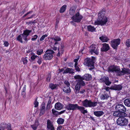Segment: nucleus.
Returning <instances> with one entry per match:
<instances>
[{"label":"nucleus","instance_id":"nucleus-1","mask_svg":"<svg viewBox=\"0 0 130 130\" xmlns=\"http://www.w3.org/2000/svg\"><path fill=\"white\" fill-rule=\"evenodd\" d=\"M108 71L109 72H115L117 73L119 76L122 75L124 74L127 75L130 74V69H125L121 71L119 67L116 66H111L108 68Z\"/></svg>","mask_w":130,"mask_h":130},{"label":"nucleus","instance_id":"nucleus-2","mask_svg":"<svg viewBox=\"0 0 130 130\" xmlns=\"http://www.w3.org/2000/svg\"><path fill=\"white\" fill-rule=\"evenodd\" d=\"M105 13V11L102 10L98 14V18L94 22L95 25H103L105 24L107 21V18L104 16Z\"/></svg>","mask_w":130,"mask_h":130},{"label":"nucleus","instance_id":"nucleus-3","mask_svg":"<svg viewBox=\"0 0 130 130\" xmlns=\"http://www.w3.org/2000/svg\"><path fill=\"white\" fill-rule=\"evenodd\" d=\"M31 32V30H24L23 34H22L19 35L17 38V40L21 43H22L23 39L25 41L24 42H27L28 40L27 39V37L29 35V33Z\"/></svg>","mask_w":130,"mask_h":130},{"label":"nucleus","instance_id":"nucleus-4","mask_svg":"<svg viewBox=\"0 0 130 130\" xmlns=\"http://www.w3.org/2000/svg\"><path fill=\"white\" fill-rule=\"evenodd\" d=\"M83 80H84L82 79L76 80L77 83L75 87V94H77L79 93L81 87H83L86 85L85 82Z\"/></svg>","mask_w":130,"mask_h":130},{"label":"nucleus","instance_id":"nucleus-5","mask_svg":"<svg viewBox=\"0 0 130 130\" xmlns=\"http://www.w3.org/2000/svg\"><path fill=\"white\" fill-rule=\"evenodd\" d=\"M94 62L92 59L89 58H87L85 59L84 64V65L89 67V69L91 70L94 68Z\"/></svg>","mask_w":130,"mask_h":130},{"label":"nucleus","instance_id":"nucleus-6","mask_svg":"<svg viewBox=\"0 0 130 130\" xmlns=\"http://www.w3.org/2000/svg\"><path fill=\"white\" fill-rule=\"evenodd\" d=\"M54 52L52 50L48 49L47 50L45 53V54L43 56V59L45 60H50L53 57V54Z\"/></svg>","mask_w":130,"mask_h":130},{"label":"nucleus","instance_id":"nucleus-7","mask_svg":"<svg viewBox=\"0 0 130 130\" xmlns=\"http://www.w3.org/2000/svg\"><path fill=\"white\" fill-rule=\"evenodd\" d=\"M83 105L86 107H94L97 105V102H92L91 100L86 99L82 102Z\"/></svg>","mask_w":130,"mask_h":130},{"label":"nucleus","instance_id":"nucleus-8","mask_svg":"<svg viewBox=\"0 0 130 130\" xmlns=\"http://www.w3.org/2000/svg\"><path fill=\"white\" fill-rule=\"evenodd\" d=\"M115 109L116 110L119 111L121 113H122L124 116H127V114L125 113L126 110V108L123 105L118 104L115 107Z\"/></svg>","mask_w":130,"mask_h":130},{"label":"nucleus","instance_id":"nucleus-9","mask_svg":"<svg viewBox=\"0 0 130 130\" xmlns=\"http://www.w3.org/2000/svg\"><path fill=\"white\" fill-rule=\"evenodd\" d=\"M124 117H119L117 120V123L118 125L120 126H124L127 124L128 123V120Z\"/></svg>","mask_w":130,"mask_h":130},{"label":"nucleus","instance_id":"nucleus-10","mask_svg":"<svg viewBox=\"0 0 130 130\" xmlns=\"http://www.w3.org/2000/svg\"><path fill=\"white\" fill-rule=\"evenodd\" d=\"M83 18V17L80 15L79 12H77L75 15L73 16L71 19L74 22L78 23L80 22Z\"/></svg>","mask_w":130,"mask_h":130},{"label":"nucleus","instance_id":"nucleus-11","mask_svg":"<svg viewBox=\"0 0 130 130\" xmlns=\"http://www.w3.org/2000/svg\"><path fill=\"white\" fill-rule=\"evenodd\" d=\"M120 39L118 38L115 39L111 41V44L112 47L115 49H117V47L120 43Z\"/></svg>","mask_w":130,"mask_h":130},{"label":"nucleus","instance_id":"nucleus-12","mask_svg":"<svg viewBox=\"0 0 130 130\" xmlns=\"http://www.w3.org/2000/svg\"><path fill=\"white\" fill-rule=\"evenodd\" d=\"M90 47L91 49L89 50V51L91 54H92L94 53L96 55H98L99 50L98 48L96 47V45L94 44H92Z\"/></svg>","mask_w":130,"mask_h":130},{"label":"nucleus","instance_id":"nucleus-13","mask_svg":"<svg viewBox=\"0 0 130 130\" xmlns=\"http://www.w3.org/2000/svg\"><path fill=\"white\" fill-rule=\"evenodd\" d=\"M78 104H69L66 106L65 108L68 110H77Z\"/></svg>","mask_w":130,"mask_h":130},{"label":"nucleus","instance_id":"nucleus-14","mask_svg":"<svg viewBox=\"0 0 130 130\" xmlns=\"http://www.w3.org/2000/svg\"><path fill=\"white\" fill-rule=\"evenodd\" d=\"M101 83L104 82L107 86H109L111 83V82L109 80V78L107 76H104L102 77L100 80Z\"/></svg>","mask_w":130,"mask_h":130},{"label":"nucleus","instance_id":"nucleus-15","mask_svg":"<svg viewBox=\"0 0 130 130\" xmlns=\"http://www.w3.org/2000/svg\"><path fill=\"white\" fill-rule=\"evenodd\" d=\"M122 86L121 85H115L111 86L110 88V89L119 91L121 90L122 88Z\"/></svg>","mask_w":130,"mask_h":130},{"label":"nucleus","instance_id":"nucleus-16","mask_svg":"<svg viewBox=\"0 0 130 130\" xmlns=\"http://www.w3.org/2000/svg\"><path fill=\"white\" fill-rule=\"evenodd\" d=\"M47 130H55L52 122L49 119L47 120Z\"/></svg>","mask_w":130,"mask_h":130},{"label":"nucleus","instance_id":"nucleus-17","mask_svg":"<svg viewBox=\"0 0 130 130\" xmlns=\"http://www.w3.org/2000/svg\"><path fill=\"white\" fill-rule=\"evenodd\" d=\"M45 103L43 102L40 108V109L39 115L40 116L43 115L45 113Z\"/></svg>","mask_w":130,"mask_h":130},{"label":"nucleus","instance_id":"nucleus-18","mask_svg":"<svg viewBox=\"0 0 130 130\" xmlns=\"http://www.w3.org/2000/svg\"><path fill=\"white\" fill-rule=\"evenodd\" d=\"M103 46L101 48V50L102 52H106L108 51L110 47L108 44L104 43L102 44Z\"/></svg>","mask_w":130,"mask_h":130},{"label":"nucleus","instance_id":"nucleus-19","mask_svg":"<svg viewBox=\"0 0 130 130\" xmlns=\"http://www.w3.org/2000/svg\"><path fill=\"white\" fill-rule=\"evenodd\" d=\"M64 45L63 43H61L60 44V47H58V52L57 54V56H59L60 55L61 53H62L64 50Z\"/></svg>","mask_w":130,"mask_h":130},{"label":"nucleus","instance_id":"nucleus-20","mask_svg":"<svg viewBox=\"0 0 130 130\" xmlns=\"http://www.w3.org/2000/svg\"><path fill=\"white\" fill-rule=\"evenodd\" d=\"M92 78L91 75L88 74H85L82 76L83 79L87 81L91 80Z\"/></svg>","mask_w":130,"mask_h":130},{"label":"nucleus","instance_id":"nucleus-21","mask_svg":"<svg viewBox=\"0 0 130 130\" xmlns=\"http://www.w3.org/2000/svg\"><path fill=\"white\" fill-rule=\"evenodd\" d=\"M51 39L55 41L54 44L55 45L58 44V42L60 41L61 40L60 38L58 36H54V37L52 38Z\"/></svg>","mask_w":130,"mask_h":130},{"label":"nucleus","instance_id":"nucleus-22","mask_svg":"<svg viewBox=\"0 0 130 130\" xmlns=\"http://www.w3.org/2000/svg\"><path fill=\"white\" fill-rule=\"evenodd\" d=\"M109 97V95L106 92H105L104 94L101 95L100 99L102 100H106Z\"/></svg>","mask_w":130,"mask_h":130},{"label":"nucleus","instance_id":"nucleus-23","mask_svg":"<svg viewBox=\"0 0 130 130\" xmlns=\"http://www.w3.org/2000/svg\"><path fill=\"white\" fill-rule=\"evenodd\" d=\"M85 108L83 106H79L78 105L77 107V109L80 111L82 113L84 114L85 113H87L88 112L87 111L84 109Z\"/></svg>","mask_w":130,"mask_h":130},{"label":"nucleus","instance_id":"nucleus-24","mask_svg":"<svg viewBox=\"0 0 130 130\" xmlns=\"http://www.w3.org/2000/svg\"><path fill=\"white\" fill-rule=\"evenodd\" d=\"M62 105L59 102L56 103L55 105V108L58 110L62 109Z\"/></svg>","mask_w":130,"mask_h":130},{"label":"nucleus","instance_id":"nucleus-25","mask_svg":"<svg viewBox=\"0 0 130 130\" xmlns=\"http://www.w3.org/2000/svg\"><path fill=\"white\" fill-rule=\"evenodd\" d=\"M74 70L72 68H67L64 70L63 72V74L69 73V74H73L74 73L73 72Z\"/></svg>","mask_w":130,"mask_h":130},{"label":"nucleus","instance_id":"nucleus-26","mask_svg":"<svg viewBox=\"0 0 130 130\" xmlns=\"http://www.w3.org/2000/svg\"><path fill=\"white\" fill-rule=\"evenodd\" d=\"M113 115L115 116L119 117H120L124 116L122 113H121L119 111L116 110L114 112Z\"/></svg>","mask_w":130,"mask_h":130},{"label":"nucleus","instance_id":"nucleus-27","mask_svg":"<svg viewBox=\"0 0 130 130\" xmlns=\"http://www.w3.org/2000/svg\"><path fill=\"white\" fill-rule=\"evenodd\" d=\"M104 113V112L102 111H96L94 112V114L97 117H100Z\"/></svg>","mask_w":130,"mask_h":130},{"label":"nucleus","instance_id":"nucleus-28","mask_svg":"<svg viewBox=\"0 0 130 130\" xmlns=\"http://www.w3.org/2000/svg\"><path fill=\"white\" fill-rule=\"evenodd\" d=\"M99 39L103 42H106L109 40V39L105 36H102L100 37Z\"/></svg>","mask_w":130,"mask_h":130},{"label":"nucleus","instance_id":"nucleus-29","mask_svg":"<svg viewBox=\"0 0 130 130\" xmlns=\"http://www.w3.org/2000/svg\"><path fill=\"white\" fill-rule=\"evenodd\" d=\"M125 105L127 107H130V98L125 99L124 101Z\"/></svg>","mask_w":130,"mask_h":130},{"label":"nucleus","instance_id":"nucleus-30","mask_svg":"<svg viewBox=\"0 0 130 130\" xmlns=\"http://www.w3.org/2000/svg\"><path fill=\"white\" fill-rule=\"evenodd\" d=\"M63 91L65 93H68L71 91V89L69 87L65 86L63 88Z\"/></svg>","mask_w":130,"mask_h":130},{"label":"nucleus","instance_id":"nucleus-31","mask_svg":"<svg viewBox=\"0 0 130 130\" xmlns=\"http://www.w3.org/2000/svg\"><path fill=\"white\" fill-rule=\"evenodd\" d=\"M38 125V121L36 120L34 124L31 125V127L34 130H36Z\"/></svg>","mask_w":130,"mask_h":130},{"label":"nucleus","instance_id":"nucleus-32","mask_svg":"<svg viewBox=\"0 0 130 130\" xmlns=\"http://www.w3.org/2000/svg\"><path fill=\"white\" fill-rule=\"evenodd\" d=\"M26 85H25L22 89L21 93V95L22 96L23 98L25 99V90L26 89Z\"/></svg>","mask_w":130,"mask_h":130},{"label":"nucleus","instance_id":"nucleus-33","mask_svg":"<svg viewBox=\"0 0 130 130\" xmlns=\"http://www.w3.org/2000/svg\"><path fill=\"white\" fill-rule=\"evenodd\" d=\"M87 28L88 30L90 31L93 32L95 30V28L91 25L88 26Z\"/></svg>","mask_w":130,"mask_h":130},{"label":"nucleus","instance_id":"nucleus-34","mask_svg":"<svg viewBox=\"0 0 130 130\" xmlns=\"http://www.w3.org/2000/svg\"><path fill=\"white\" fill-rule=\"evenodd\" d=\"M49 99L47 102L46 109H49L50 107V105L51 103L52 99L50 96L48 97Z\"/></svg>","mask_w":130,"mask_h":130},{"label":"nucleus","instance_id":"nucleus-35","mask_svg":"<svg viewBox=\"0 0 130 130\" xmlns=\"http://www.w3.org/2000/svg\"><path fill=\"white\" fill-rule=\"evenodd\" d=\"M76 8L74 7H71L70 9L69 10V14L71 15H73L74 13Z\"/></svg>","mask_w":130,"mask_h":130},{"label":"nucleus","instance_id":"nucleus-36","mask_svg":"<svg viewBox=\"0 0 130 130\" xmlns=\"http://www.w3.org/2000/svg\"><path fill=\"white\" fill-rule=\"evenodd\" d=\"M57 86L56 84H54L53 83H50L49 85V87L52 90H53L56 89Z\"/></svg>","mask_w":130,"mask_h":130},{"label":"nucleus","instance_id":"nucleus-37","mask_svg":"<svg viewBox=\"0 0 130 130\" xmlns=\"http://www.w3.org/2000/svg\"><path fill=\"white\" fill-rule=\"evenodd\" d=\"M67 5H64L63 6L60 8L59 12L60 13H62L64 12L66 9Z\"/></svg>","mask_w":130,"mask_h":130},{"label":"nucleus","instance_id":"nucleus-38","mask_svg":"<svg viewBox=\"0 0 130 130\" xmlns=\"http://www.w3.org/2000/svg\"><path fill=\"white\" fill-rule=\"evenodd\" d=\"M31 55H32L31 57V59L32 60H34L36 58H38V57H39L36 55H35V54L33 53H31Z\"/></svg>","mask_w":130,"mask_h":130},{"label":"nucleus","instance_id":"nucleus-39","mask_svg":"<svg viewBox=\"0 0 130 130\" xmlns=\"http://www.w3.org/2000/svg\"><path fill=\"white\" fill-rule=\"evenodd\" d=\"M64 121V120L61 118H58L57 120V123L59 124H62Z\"/></svg>","mask_w":130,"mask_h":130},{"label":"nucleus","instance_id":"nucleus-40","mask_svg":"<svg viewBox=\"0 0 130 130\" xmlns=\"http://www.w3.org/2000/svg\"><path fill=\"white\" fill-rule=\"evenodd\" d=\"M52 111L53 114L56 116H57L58 115H59V112L55 110L54 109H52Z\"/></svg>","mask_w":130,"mask_h":130},{"label":"nucleus","instance_id":"nucleus-41","mask_svg":"<svg viewBox=\"0 0 130 130\" xmlns=\"http://www.w3.org/2000/svg\"><path fill=\"white\" fill-rule=\"evenodd\" d=\"M74 78L75 79H78V80L83 79L82 76L81 77L79 75H76L74 76Z\"/></svg>","mask_w":130,"mask_h":130},{"label":"nucleus","instance_id":"nucleus-42","mask_svg":"<svg viewBox=\"0 0 130 130\" xmlns=\"http://www.w3.org/2000/svg\"><path fill=\"white\" fill-rule=\"evenodd\" d=\"M37 98H36V99L35 100V101L34 102V104L35 105V106H34L35 107H37L38 106L39 103L37 101Z\"/></svg>","mask_w":130,"mask_h":130},{"label":"nucleus","instance_id":"nucleus-43","mask_svg":"<svg viewBox=\"0 0 130 130\" xmlns=\"http://www.w3.org/2000/svg\"><path fill=\"white\" fill-rule=\"evenodd\" d=\"M125 44L128 47L130 46V39H127L126 41Z\"/></svg>","mask_w":130,"mask_h":130},{"label":"nucleus","instance_id":"nucleus-44","mask_svg":"<svg viewBox=\"0 0 130 130\" xmlns=\"http://www.w3.org/2000/svg\"><path fill=\"white\" fill-rule=\"evenodd\" d=\"M43 50L42 49L39 50L37 52V54L38 55H41L43 52Z\"/></svg>","mask_w":130,"mask_h":130},{"label":"nucleus","instance_id":"nucleus-45","mask_svg":"<svg viewBox=\"0 0 130 130\" xmlns=\"http://www.w3.org/2000/svg\"><path fill=\"white\" fill-rule=\"evenodd\" d=\"M47 77L46 79V80L47 82H49L50 81L51 75L50 74H49L47 76Z\"/></svg>","mask_w":130,"mask_h":130},{"label":"nucleus","instance_id":"nucleus-46","mask_svg":"<svg viewBox=\"0 0 130 130\" xmlns=\"http://www.w3.org/2000/svg\"><path fill=\"white\" fill-rule=\"evenodd\" d=\"M38 60L37 61L38 63L39 64H40L42 63V58L40 57H38Z\"/></svg>","mask_w":130,"mask_h":130},{"label":"nucleus","instance_id":"nucleus-47","mask_svg":"<svg viewBox=\"0 0 130 130\" xmlns=\"http://www.w3.org/2000/svg\"><path fill=\"white\" fill-rule=\"evenodd\" d=\"M47 35L46 34L45 35H43L40 38V40L41 41H42L44 40L45 37H46L47 36Z\"/></svg>","mask_w":130,"mask_h":130},{"label":"nucleus","instance_id":"nucleus-48","mask_svg":"<svg viewBox=\"0 0 130 130\" xmlns=\"http://www.w3.org/2000/svg\"><path fill=\"white\" fill-rule=\"evenodd\" d=\"M22 60L24 64H26L27 62V60L25 58H22Z\"/></svg>","mask_w":130,"mask_h":130},{"label":"nucleus","instance_id":"nucleus-49","mask_svg":"<svg viewBox=\"0 0 130 130\" xmlns=\"http://www.w3.org/2000/svg\"><path fill=\"white\" fill-rule=\"evenodd\" d=\"M64 84L66 85V86L69 87L70 85L69 82L67 80H65L64 82Z\"/></svg>","mask_w":130,"mask_h":130},{"label":"nucleus","instance_id":"nucleus-50","mask_svg":"<svg viewBox=\"0 0 130 130\" xmlns=\"http://www.w3.org/2000/svg\"><path fill=\"white\" fill-rule=\"evenodd\" d=\"M33 37H32L31 39V40H32V41H35V40H36L37 38V37H38V36H37L36 35H34L33 36Z\"/></svg>","mask_w":130,"mask_h":130},{"label":"nucleus","instance_id":"nucleus-51","mask_svg":"<svg viewBox=\"0 0 130 130\" xmlns=\"http://www.w3.org/2000/svg\"><path fill=\"white\" fill-rule=\"evenodd\" d=\"M75 69L77 71H80V69L77 66L74 67Z\"/></svg>","mask_w":130,"mask_h":130},{"label":"nucleus","instance_id":"nucleus-52","mask_svg":"<svg viewBox=\"0 0 130 130\" xmlns=\"http://www.w3.org/2000/svg\"><path fill=\"white\" fill-rule=\"evenodd\" d=\"M7 128L8 130H12L11 127V125L10 124L7 125Z\"/></svg>","mask_w":130,"mask_h":130},{"label":"nucleus","instance_id":"nucleus-53","mask_svg":"<svg viewBox=\"0 0 130 130\" xmlns=\"http://www.w3.org/2000/svg\"><path fill=\"white\" fill-rule=\"evenodd\" d=\"M32 11H29L28 12H27V13H26V14H25V15H24L23 16V17H26L27 15L29 14H31V13H32Z\"/></svg>","mask_w":130,"mask_h":130},{"label":"nucleus","instance_id":"nucleus-54","mask_svg":"<svg viewBox=\"0 0 130 130\" xmlns=\"http://www.w3.org/2000/svg\"><path fill=\"white\" fill-rule=\"evenodd\" d=\"M54 45H54H53V46L52 47V48L53 50H54V51H56L57 50V48L56 46H55V45Z\"/></svg>","mask_w":130,"mask_h":130},{"label":"nucleus","instance_id":"nucleus-55","mask_svg":"<svg viewBox=\"0 0 130 130\" xmlns=\"http://www.w3.org/2000/svg\"><path fill=\"white\" fill-rule=\"evenodd\" d=\"M4 45L5 46L7 47L9 45V43L5 41L4 43Z\"/></svg>","mask_w":130,"mask_h":130},{"label":"nucleus","instance_id":"nucleus-56","mask_svg":"<svg viewBox=\"0 0 130 130\" xmlns=\"http://www.w3.org/2000/svg\"><path fill=\"white\" fill-rule=\"evenodd\" d=\"M5 128L4 126L0 125V130H4Z\"/></svg>","mask_w":130,"mask_h":130},{"label":"nucleus","instance_id":"nucleus-57","mask_svg":"<svg viewBox=\"0 0 130 130\" xmlns=\"http://www.w3.org/2000/svg\"><path fill=\"white\" fill-rule=\"evenodd\" d=\"M66 111V110H63L61 111L60 112H59V115L63 113L64 112Z\"/></svg>","mask_w":130,"mask_h":130},{"label":"nucleus","instance_id":"nucleus-58","mask_svg":"<svg viewBox=\"0 0 130 130\" xmlns=\"http://www.w3.org/2000/svg\"><path fill=\"white\" fill-rule=\"evenodd\" d=\"M85 91V89H83L82 90H81L80 91H79V92H80L81 94H83L84 92Z\"/></svg>","mask_w":130,"mask_h":130},{"label":"nucleus","instance_id":"nucleus-59","mask_svg":"<svg viewBox=\"0 0 130 130\" xmlns=\"http://www.w3.org/2000/svg\"><path fill=\"white\" fill-rule=\"evenodd\" d=\"M106 91H109V89H110V88H109L108 87H106L105 88Z\"/></svg>","mask_w":130,"mask_h":130},{"label":"nucleus","instance_id":"nucleus-60","mask_svg":"<svg viewBox=\"0 0 130 130\" xmlns=\"http://www.w3.org/2000/svg\"><path fill=\"white\" fill-rule=\"evenodd\" d=\"M59 72L60 73L61 72H62L63 71H64V70L63 68H62L61 69H59Z\"/></svg>","mask_w":130,"mask_h":130},{"label":"nucleus","instance_id":"nucleus-61","mask_svg":"<svg viewBox=\"0 0 130 130\" xmlns=\"http://www.w3.org/2000/svg\"><path fill=\"white\" fill-rule=\"evenodd\" d=\"M61 128L62 127L61 126H59L57 127V130H61Z\"/></svg>","mask_w":130,"mask_h":130},{"label":"nucleus","instance_id":"nucleus-62","mask_svg":"<svg viewBox=\"0 0 130 130\" xmlns=\"http://www.w3.org/2000/svg\"><path fill=\"white\" fill-rule=\"evenodd\" d=\"M32 51V50H31V49H30L28 51H27V53H29L31 52Z\"/></svg>","mask_w":130,"mask_h":130},{"label":"nucleus","instance_id":"nucleus-63","mask_svg":"<svg viewBox=\"0 0 130 130\" xmlns=\"http://www.w3.org/2000/svg\"><path fill=\"white\" fill-rule=\"evenodd\" d=\"M74 21H72L70 22V23L71 24H72L73 25H75V24L74 23Z\"/></svg>","mask_w":130,"mask_h":130},{"label":"nucleus","instance_id":"nucleus-64","mask_svg":"<svg viewBox=\"0 0 130 130\" xmlns=\"http://www.w3.org/2000/svg\"><path fill=\"white\" fill-rule=\"evenodd\" d=\"M26 23L28 25L31 24L32 23L31 21H30L29 22H26Z\"/></svg>","mask_w":130,"mask_h":130}]
</instances>
